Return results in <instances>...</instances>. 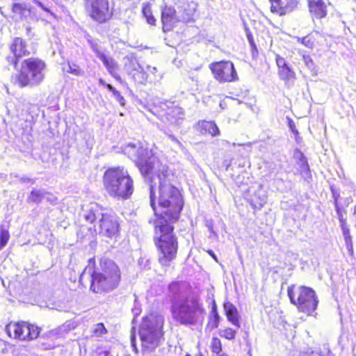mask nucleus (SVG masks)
Segmentation results:
<instances>
[{
	"label": "nucleus",
	"instance_id": "nucleus-1",
	"mask_svg": "<svg viewBox=\"0 0 356 356\" xmlns=\"http://www.w3.org/2000/svg\"><path fill=\"white\" fill-rule=\"evenodd\" d=\"M149 176L150 205L156 216L154 226L159 261L168 266L176 258L178 249L171 224L178 219L184 202L179 191L172 184L175 175L166 164Z\"/></svg>",
	"mask_w": 356,
	"mask_h": 356
},
{
	"label": "nucleus",
	"instance_id": "nucleus-2",
	"mask_svg": "<svg viewBox=\"0 0 356 356\" xmlns=\"http://www.w3.org/2000/svg\"><path fill=\"white\" fill-rule=\"evenodd\" d=\"M85 279L90 280V289L94 293L109 292L118 286L120 272L118 266L111 259H101L99 268L95 269V259H90L79 277V282L83 284Z\"/></svg>",
	"mask_w": 356,
	"mask_h": 356
},
{
	"label": "nucleus",
	"instance_id": "nucleus-3",
	"mask_svg": "<svg viewBox=\"0 0 356 356\" xmlns=\"http://www.w3.org/2000/svg\"><path fill=\"white\" fill-rule=\"evenodd\" d=\"M171 314L177 323L193 326L203 321L205 311L197 296H189L172 300Z\"/></svg>",
	"mask_w": 356,
	"mask_h": 356
},
{
	"label": "nucleus",
	"instance_id": "nucleus-4",
	"mask_svg": "<svg viewBox=\"0 0 356 356\" xmlns=\"http://www.w3.org/2000/svg\"><path fill=\"white\" fill-rule=\"evenodd\" d=\"M104 184L108 193L118 199H128L134 192L133 180L122 167L111 168L104 175Z\"/></svg>",
	"mask_w": 356,
	"mask_h": 356
},
{
	"label": "nucleus",
	"instance_id": "nucleus-5",
	"mask_svg": "<svg viewBox=\"0 0 356 356\" xmlns=\"http://www.w3.org/2000/svg\"><path fill=\"white\" fill-rule=\"evenodd\" d=\"M104 209L97 203H90L83 212L84 219L94 223V230L97 234L111 238L119 230V223L116 216L104 213Z\"/></svg>",
	"mask_w": 356,
	"mask_h": 356
},
{
	"label": "nucleus",
	"instance_id": "nucleus-6",
	"mask_svg": "<svg viewBox=\"0 0 356 356\" xmlns=\"http://www.w3.org/2000/svg\"><path fill=\"white\" fill-rule=\"evenodd\" d=\"M164 318L161 315L151 314L144 317L140 326L139 335L143 352L151 353L161 344Z\"/></svg>",
	"mask_w": 356,
	"mask_h": 356
},
{
	"label": "nucleus",
	"instance_id": "nucleus-7",
	"mask_svg": "<svg viewBox=\"0 0 356 356\" xmlns=\"http://www.w3.org/2000/svg\"><path fill=\"white\" fill-rule=\"evenodd\" d=\"M123 152L136 163L144 177L150 175L164 164L160 161L152 149L143 147L139 143H129L124 147Z\"/></svg>",
	"mask_w": 356,
	"mask_h": 356
},
{
	"label": "nucleus",
	"instance_id": "nucleus-8",
	"mask_svg": "<svg viewBox=\"0 0 356 356\" xmlns=\"http://www.w3.org/2000/svg\"><path fill=\"white\" fill-rule=\"evenodd\" d=\"M45 72L46 64L42 60L33 58L25 59L17 76V82L19 87L39 84L44 79Z\"/></svg>",
	"mask_w": 356,
	"mask_h": 356
},
{
	"label": "nucleus",
	"instance_id": "nucleus-9",
	"mask_svg": "<svg viewBox=\"0 0 356 356\" xmlns=\"http://www.w3.org/2000/svg\"><path fill=\"white\" fill-rule=\"evenodd\" d=\"M287 293L291 302L296 305L300 312L312 315L316 309L318 301L312 288L302 286L295 291L292 286L288 288Z\"/></svg>",
	"mask_w": 356,
	"mask_h": 356
},
{
	"label": "nucleus",
	"instance_id": "nucleus-10",
	"mask_svg": "<svg viewBox=\"0 0 356 356\" xmlns=\"http://www.w3.org/2000/svg\"><path fill=\"white\" fill-rule=\"evenodd\" d=\"M10 337L21 341H31L36 339L40 334V328L27 322H10L6 327Z\"/></svg>",
	"mask_w": 356,
	"mask_h": 356
},
{
	"label": "nucleus",
	"instance_id": "nucleus-11",
	"mask_svg": "<svg viewBox=\"0 0 356 356\" xmlns=\"http://www.w3.org/2000/svg\"><path fill=\"white\" fill-rule=\"evenodd\" d=\"M210 69L219 82H232L238 79L234 64L231 61H220L211 63Z\"/></svg>",
	"mask_w": 356,
	"mask_h": 356
},
{
	"label": "nucleus",
	"instance_id": "nucleus-12",
	"mask_svg": "<svg viewBox=\"0 0 356 356\" xmlns=\"http://www.w3.org/2000/svg\"><path fill=\"white\" fill-rule=\"evenodd\" d=\"M87 8H90V16L97 22H105L111 15L107 0H84Z\"/></svg>",
	"mask_w": 356,
	"mask_h": 356
},
{
	"label": "nucleus",
	"instance_id": "nucleus-13",
	"mask_svg": "<svg viewBox=\"0 0 356 356\" xmlns=\"http://www.w3.org/2000/svg\"><path fill=\"white\" fill-rule=\"evenodd\" d=\"M126 73L137 83L145 84L149 81L150 74H147L136 58H128L124 63Z\"/></svg>",
	"mask_w": 356,
	"mask_h": 356
},
{
	"label": "nucleus",
	"instance_id": "nucleus-14",
	"mask_svg": "<svg viewBox=\"0 0 356 356\" xmlns=\"http://www.w3.org/2000/svg\"><path fill=\"white\" fill-rule=\"evenodd\" d=\"M10 50L13 56H8L7 60L11 63L15 67L17 66L19 58L29 54L26 42L21 38H15L13 39L10 45Z\"/></svg>",
	"mask_w": 356,
	"mask_h": 356
},
{
	"label": "nucleus",
	"instance_id": "nucleus-15",
	"mask_svg": "<svg viewBox=\"0 0 356 356\" xmlns=\"http://www.w3.org/2000/svg\"><path fill=\"white\" fill-rule=\"evenodd\" d=\"M271 2V11L279 13L280 15H286L298 8L299 0H270Z\"/></svg>",
	"mask_w": 356,
	"mask_h": 356
},
{
	"label": "nucleus",
	"instance_id": "nucleus-16",
	"mask_svg": "<svg viewBox=\"0 0 356 356\" xmlns=\"http://www.w3.org/2000/svg\"><path fill=\"white\" fill-rule=\"evenodd\" d=\"M197 4L193 2H185L181 3V5L178 7L179 11L178 15L182 13L179 15V19L184 22H190L193 20V15L196 10Z\"/></svg>",
	"mask_w": 356,
	"mask_h": 356
},
{
	"label": "nucleus",
	"instance_id": "nucleus-17",
	"mask_svg": "<svg viewBox=\"0 0 356 356\" xmlns=\"http://www.w3.org/2000/svg\"><path fill=\"white\" fill-rule=\"evenodd\" d=\"M309 12L313 19H321L327 14L326 6L322 0H308Z\"/></svg>",
	"mask_w": 356,
	"mask_h": 356
},
{
	"label": "nucleus",
	"instance_id": "nucleus-18",
	"mask_svg": "<svg viewBox=\"0 0 356 356\" xmlns=\"http://www.w3.org/2000/svg\"><path fill=\"white\" fill-rule=\"evenodd\" d=\"M224 310L228 321L238 328L241 327L237 308L230 302L224 303Z\"/></svg>",
	"mask_w": 356,
	"mask_h": 356
},
{
	"label": "nucleus",
	"instance_id": "nucleus-19",
	"mask_svg": "<svg viewBox=\"0 0 356 356\" xmlns=\"http://www.w3.org/2000/svg\"><path fill=\"white\" fill-rule=\"evenodd\" d=\"M197 129L202 134H210L212 136H216L220 134V130L216 124L213 121L202 120L199 121L197 124Z\"/></svg>",
	"mask_w": 356,
	"mask_h": 356
},
{
	"label": "nucleus",
	"instance_id": "nucleus-20",
	"mask_svg": "<svg viewBox=\"0 0 356 356\" xmlns=\"http://www.w3.org/2000/svg\"><path fill=\"white\" fill-rule=\"evenodd\" d=\"M161 22H171L176 19L177 22H180L179 15L178 12L174 8V7L168 6L165 3L161 6Z\"/></svg>",
	"mask_w": 356,
	"mask_h": 356
},
{
	"label": "nucleus",
	"instance_id": "nucleus-21",
	"mask_svg": "<svg viewBox=\"0 0 356 356\" xmlns=\"http://www.w3.org/2000/svg\"><path fill=\"white\" fill-rule=\"evenodd\" d=\"M267 196L266 191L263 189L261 186H259L257 190L255 191L254 195L250 198L251 205L257 209H261L266 204Z\"/></svg>",
	"mask_w": 356,
	"mask_h": 356
},
{
	"label": "nucleus",
	"instance_id": "nucleus-22",
	"mask_svg": "<svg viewBox=\"0 0 356 356\" xmlns=\"http://www.w3.org/2000/svg\"><path fill=\"white\" fill-rule=\"evenodd\" d=\"M166 119L171 124L179 125L184 119L182 108L178 106L168 108L166 112Z\"/></svg>",
	"mask_w": 356,
	"mask_h": 356
},
{
	"label": "nucleus",
	"instance_id": "nucleus-23",
	"mask_svg": "<svg viewBox=\"0 0 356 356\" xmlns=\"http://www.w3.org/2000/svg\"><path fill=\"white\" fill-rule=\"evenodd\" d=\"M106 68L108 73L118 81H121L120 75L117 73L118 64L111 58L105 54L99 58Z\"/></svg>",
	"mask_w": 356,
	"mask_h": 356
},
{
	"label": "nucleus",
	"instance_id": "nucleus-24",
	"mask_svg": "<svg viewBox=\"0 0 356 356\" xmlns=\"http://www.w3.org/2000/svg\"><path fill=\"white\" fill-rule=\"evenodd\" d=\"M12 11L16 20H26V17L31 15L30 8L26 3H14L12 5Z\"/></svg>",
	"mask_w": 356,
	"mask_h": 356
},
{
	"label": "nucleus",
	"instance_id": "nucleus-25",
	"mask_svg": "<svg viewBox=\"0 0 356 356\" xmlns=\"http://www.w3.org/2000/svg\"><path fill=\"white\" fill-rule=\"evenodd\" d=\"M50 195L47 193H46L42 189H33L30 193V195L28 197V202H33V203H40L44 199H47L48 201H51L53 202V200L49 197Z\"/></svg>",
	"mask_w": 356,
	"mask_h": 356
},
{
	"label": "nucleus",
	"instance_id": "nucleus-26",
	"mask_svg": "<svg viewBox=\"0 0 356 356\" xmlns=\"http://www.w3.org/2000/svg\"><path fill=\"white\" fill-rule=\"evenodd\" d=\"M278 74L280 79L283 80L286 85L289 84L290 82H293L296 79V73L289 65L279 70Z\"/></svg>",
	"mask_w": 356,
	"mask_h": 356
},
{
	"label": "nucleus",
	"instance_id": "nucleus-27",
	"mask_svg": "<svg viewBox=\"0 0 356 356\" xmlns=\"http://www.w3.org/2000/svg\"><path fill=\"white\" fill-rule=\"evenodd\" d=\"M86 40L90 48L92 49V50L93 51V52L95 54L96 56L98 58H99L102 56L104 54V53L101 49L98 40H94L89 35L86 36Z\"/></svg>",
	"mask_w": 356,
	"mask_h": 356
},
{
	"label": "nucleus",
	"instance_id": "nucleus-28",
	"mask_svg": "<svg viewBox=\"0 0 356 356\" xmlns=\"http://www.w3.org/2000/svg\"><path fill=\"white\" fill-rule=\"evenodd\" d=\"M142 13L143 16L146 19L147 22H156V19L152 14L151 4L149 2L143 3Z\"/></svg>",
	"mask_w": 356,
	"mask_h": 356
},
{
	"label": "nucleus",
	"instance_id": "nucleus-29",
	"mask_svg": "<svg viewBox=\"0 0 356 356\" xmlns=\"http://www.w3.org/2000/svg\"><path fill=\"white\" fill-rule=\"evenodd\" d=\"M63 71L75 76H83L84 74V71L75 63H68L67 65L63 66Z\"/></svg>",
	"mask_w": 356,
	"mask_h": 356
},
{
	"label": "nucleus",
	"instance_id": "nucleus-30",
	"mask_svg": "<svg viewBox=\"0 0 356 356\" xmlns=\"http://www.w3.org/2000/svg\"><path fill=\"white\" fill-rule=\"evenodd\" d=\"M342 234L345 241L346 247L348 252L352 254L353 253V245L352 236L350 235V229H342Z\"/></svg>",
	"mask_w": 356,
	"mask_h": 356
},
{
	"label": "nucleus",
	"instance_id": "nucleus-31",
	"mask_svg": "<svg viewBox=\"0 0 356 356\" xmlns=\"http://www.w3.org/2000/svg\"><path fill=\"white\" fill-rule=\"evenodd\" d=\"M145 72L147 74H150L149 79V82L159 81L162 79V74L158 73V70L156 67L147 65Z\"/></svg>",
	"mask_w": 356,
	"mask_h": 356
},
{
	"label": "nucleus",
	"instance_id": "nucleus-32",
	"mask_svg": "<svg viewBox=\"0 0 356 356\" xmlns=\"http://www.w3.org/2000/svg\"><path fill=\"white\" fill-rule=\"evenodd\" d=\"M10 238L8 229L4 225L0 226V250L5 247Z\"/></svg>",
	"mask_w": 356,
	"mask_h": 356
},
{
	"label": "nucleus",
	"instance_id": "nucleus-33",
	"mask_svg": "<svg viewBox=\"0 0 356 356\" xmlns=\"http://www.w3.org/2000/svg\"><path fill=\"white\" fill-rule=\"evenodd\" d=\"M43 337H47V339L54 340L58 338L64 337L65 335L63 332L60 330V327H58L56 329L49 331L45 334H44Z\"/></svg>",
	"mask_w": 356,
	"mask_h": 356
},
{
	"label": "nucleus",
	"instance_id": "nucleus-34",
	"mask_svg": "<svg viewBox=\"0 0 356 356\" xmlns=\"http://www.w3.org/2000/svg\"><path fill=\"white\" fill-rule=\"evenodd\" d=\"M220 316L218 314L216 309L213 308L212 316L210 318L209 325L211 329L217 328L219 326Z\"/></svg>",
	"mask_w": 356,
	"mask_h": 356
},
{
	"label": "nucleus",
	"instance_id": "nucleus-35",
	"mask_svg": "<svg viewBox=\"0 0 356 356\" xmlns=\"http://www.w3.org/2000/svg\"><path fill=\"white\" fill-rule=\"evenodd\" d=\"M77 324L75 321H67L62 325L59 326L60 330L63 332L64 335L67 334L70 330L75 329Z\"/></svg>",
	"mask_w": 356,
	"mask_h": 356
},
{
	"label": "nucleus",
	"instance_id": "nucleus-36",
	"mask_svg": "<svg viewBox=\"0 0 356 356\" xmlns=\"http://www.w3.org/2000/svg\"><path fill=\"white\" fill-rule=\"evenodd\" d=\"M211 348L213 353L218 355L222 350V344L220 340L217 337H213L211 340Z\"/></svg>",
	"mask_w": 356,
	"mask_h": 356
},
{
	"label": "nucleus",
	"instance_id": "nucleus-37",
	"mask_svg": "<svg viewBox=\"0 0 356 356\" xmlns=\"http://www.w3.org/2000/svg\"><path fill=\"white\" fill-rule=\"evenodd\" d=\"M236 331L230 327H227L220 331V335L228 340L234 339L236 337Z\"/></svg>",
	"mask_w": 356,
	"mask_h": 356
},
{
	"label": "nucleus",
	"instance_id": "nucleus-38",
	"mask_svg": "<svg viewBox=\"0 0 356 356\" xmlns=\"http://www.w3.org/2000/svg\"><path fill=\"white\" fill-rule=\"evenodd\" d=\"M297 164L300 168V172L301 175H308L309 173V168L307 161V159H300V161H297Z\"/></svg>",
	"mask_w": 356,
	"mask_h": 356
},
{
	"label": "nucleus",
	"instance_id": "nucleus-39",
	"mask_svg": "<svg viewBox=\"0 0 356 356\" xmlns=\"http://www.w3.org/2000/svg\"><path fill=\"white\" fill-rule=\"evenodd\" d=\"M107 332L103 323H97L93 330V333L96 337H101Z\"/></svg>",
	"mask_w": 356,
	"mask_h": 356
},
{
	"label": "nucleus",
	"instance_id": "nucleus-40",
	"mask_svg": "<svg viewBox=\"0 0 356 356\" xmlns=\"http://www.w3.org/2000/svg\"><path fill=\"white\" fill-rule=\"evenodd\" d=\"M335 209H336L337 218H338L339 222H343L344 220H346V211L343 208L340 207L339 206L338 203H337V202H336Z\"/></svg>",
	"mask_w": 356,
	"mask_h": 356
},
{
	"label": "nucleus",
	"instance_id": "nucleus-41",
	"mask_svg": "<svg viewBox=\"0 0 356 356\" xmlns=\"http://www.w3.org/2000/svg\"><path fill=\"white\" fill-rule=\"evenodd\" d=\"M244 28H245L248 40L250 44L251 47L252 48V49H256L257 46L254 41L253 35H252L250 29L245 25L244 26Z\"/></svg>",
	"mask_w": 356,
	"mask_h": 356
},
{
	"label": "nucleus",
	"instance_id": "nucleus-42",
	"mask_svg": "<svg viewBox=\"0 0 356 356\" xmlns=\"http://www.w3.org/2000/svg\"><path fill=\"white\" fill-rule=\"evenodd\" d=\"M297 40L306 47L311 49L313 47V42L307 36L303 38L297 37Z\"/></svg>",
	"mask_w": 356,
	"mask_h": 356
},
{
	"label": "nucleus",
	"instance_id": "nucleus-43",
	"mask_svg": "<svg viewBox=\"0 0 356 356\" xmlns=\"http://www.w3.org/2000/svg\"><path fill=\"white\" fill-rule=\"evenodd\" d=\"M302 60L309 69L312 70L314 67V63L309 55H303Z\"/></svg>",
	"mask_w": 356,
	"mask_h": 356
},
{
	"label": "nucleus",
	"instance_id": "nucleus-44",
	"mask_svg": "<svg viewBox=\"0 0 356 356\" xmlns=\"http://www.w3.org/2000/svg\"><path fill=\"white\" fill-rule=\"evenodd\" d=\"M276 64L278 67V70L289 65L285 59L279 55H276Z\"/></svg>",
	"mask_w": 356,
	"mask_h": 356
},
{
	"label": "nucleus",
	"instance_id": "nucleus-45",
	"mask_svg": "<svg viewBox=\"0 0 356 356\" xmlns=\"http://www.w3.org/2000/svg\"><path fill=\"white\" fill-rule=\"evenodd\" d=\"M113 96L115 99L120 103L121 106H124L125 104L124 98L120 95L119 91H116L113 94Z\"/></svg>",
	"mask_w": 356,
	"mask_h": 356
},
{
	"label": "nucleus",
	"instance_id": "nucleus-46",
	"mask_svg": "<svg viewBox=\"0 0 356 356\" xmlns=\"http://www.w3.org/2000/svg\"><path fill=\"white\" fill-rule=\"evenodd\" d=\"M168 138L179 149H182L183 145L172 134H168Z\"/></svg>",
	"mask_w": 356,
	"mask_h": 356
},
{
	"label": "nucleus",
	"instance_id": "nucleus-47",
	"mask_svg": "<svg viewBox=\"0 0 356 356\" xmlns=\"http://www.w3.org/2000/svg\"><path fill=\"white\" fill-rule=\"evenodd\" d=\"M131 347H132L133 350L136 353H138V348L136 347V334L133 332H131Z\"/></svg>",
	"mask_w": 356,
	"mask_h": 356
},
{
	"label": "nucleus",
	"instance_id": "nucleus-48",
	"mask_svg": "<svg viewBox=\"0 0 356 356\" xmlns=\"http://www.w3.org/2000/svg\"><path fill=\"white\" fill-rule=\"evenodd\" d=\"M294 158L297 160V161H300V159L302 160L306 159L302 152L298 149L296 150L294 153Z\"/></svg>",
	"mask_w": 356,
	"mask_h": 356
},
{
	"label": "nucleus",
	"instance_id": "nucleus-49",
	"mask_svg": "<svg viewBox=\"0 0 356 356\" xmlns=\"http://www.w3.org/2000/svg\"><path fill=\"white\" fill-rule=\"evenodd\" d=\"M178 286H179V284L177 282H174V283H172L170 284L169 286V290L171 291V292H174L175 293L176 291L178 289Z\"/></svg>",
	"mask_w": 356,
	"mask_h": 356
},
{
	"label": "nucleus",
	"instance_id": "nucleus-50",
	"mask_svg": "<svg viewBox=\"0 0 356 356\" xmlns=\"http://www.w3.org/2000/svg\"><path fill=\"white\" fill-rule=\"evenodd\" d=\"M163 24L162 29H163V32L168 31L171 29H172L173 24Z\"/></svg>",
	"mask_w": 356,
	"mask_h": 356
},
{
	"label": "nucleus",
	"instance_id": "nucleus-51",
	"mask_svg": "<svg viewBox=\"0 0 356 356\" xmlns=\"http://www.w3.org/2000/svg\"><path fill=\"white\" fill-rule=\"evenodd\" d=\"M21 181L22 182H29L31 183V184H34L35 183V181L34 179H31L29 177H22L21 179H20Z\"/></svg>",
	"mask_w": 356,
	"mask_h": 356
},
{
	"label": "nucleus",
	"instance_id": "nucleus-52",
	"mask_svg": "<svg viewBox=\"0 0 356 356\" xmlns=\"http://www.w3.org/2000/svg\"><path fill=\"white\" fill-rule=\"evenodd\" d=\"M36 3L38 5V6L40 8H41L43 10H44L45 12H47V13H49V14H51L50 10L47 8L45 7L41 2H39V1H37Z\"/></svg>",
	"mask_w": 356,
	"mask_h": 356
},
{
	"label": "nucleus",
	"instance_id": "nucleus-53",
	"mask_svg": "<svg viewBox=\"0 0 356 356\" xmlns=\"http://www.w3.org/2000/svg\"><path fill=\"white\" fill-rule=\"evenodd\" d=\"M339 226H340V227H341V230H342V229H348V228H349V226H348V225L347 224L346 220H344V221H343V222H339Z\"/></svg>",
	"mask_w": 356,
	"mask_h": 356
},
{
	"label": "nucleus",
	"instance_id": "nucleus-54",
	"mask_svg": "<svg viewBox=\"0 0 356 356\" xmlns=\"http://www.w3.org/2000/svg\"><path fill=\"white\" fill-rule=\"evenodd\" d=\"M106 87L111 92H112V94L117 91V90L115 88H113L111 84L107 83L106 85Z\"/></svg>",
	"mask_w": 356,
	"mask_h": 356
},
{
	"label": "nucleus",
	"instance_id": "nucleus-55",
	"mask_svg": "<svg viewBox=\"0 0 356 356\" xmlns=\"http://www.w3.org/2000/svg\"><path fill=\"white\" fill-rule=\"evenodd\" d=\"M332 193H333V197L334 198V205L336 206V200H338V197H339V194L337 193V192H334V191H332Z\"/></svg>",
	"mask_w": 356,
	"mask_h": 356
},
{
	"label": "nucleus",
	"instance_id": "nucleus-56",
	"mask_svg": "<svg viewBox=\"0 0 356 356\" xmlns=\"http://www.w3.org/2000/svg\"><path fill=\"white\" fill-rule=\"evenodd\" d=\"M305 356H321V353L312 351L309 355H307Z\"/></svg>",
	"mask_w": 356,
	"mask_h": 356
},
{
	"label": "nucleus",
	"instance_id": "nucleus-57",
	"mask_svg": "<svg viewBox=\"0 0 356 356\" xmlns=\"http://www.w3.org/2000/svg\"><path fill=\"white\" fill-rule=\"evenodd\" d=\"M99 83L102 86H106V85L107 84L105 81L102 79H99V81H98Z\"/></svg>",
	"mask_w": 356,
	"mask_h": 356
},
{
	"label": "nucleus",
	"instance_id": "nucleus-58",
	"mask_svg": "<svg viewBox=\"0 0 356 356\" xmlns=\"http://www.w3.org/2000/svg\"><path fill=\"white\" fill-rule=\"evenodd\" d=\"M208 252L216 261L217 260L216 256L212 250H209Z\"/></svg>",
	"mask_w": 356,
	"mask_h": 356
},
{
	"label": "nucleus",
	"instance_id": "nucleus-59",
	"mask_svg": "<svg viewBox=\"0 0 356 356\" xmlns=\"http://www.w3.org/2000/svg\"><path fill=\"white\" fill-rule=\"evenodd\" d=\"M132 312H133V313H134V314L135 316H136V315L139 314V309H136V308L133 309Z\"/></svg>",
	"mask_w": 356,
	"mask_h": 356
},
{
	"label": "nucleus",
	"instance_id": "nucleus-60",
	"mask_svg": "<svg viewBox=\"0 0 356 356\" xmlns=\"http://www.w3.org/2000/svg\"><path fill=\"white\" fill-rule=\"evenodd\" d=\"M321 356H334L332 353H331L330 352H327L326 354L323 355L322 353H321Z\"/></svg>",
	"mask_w": 356,
	"mask_h": 356
},
{
	"label": "nucleus",
	"instance_id": "nucleus-61",
	"mask_svg": "<svg viewBox=\"0 0 356 356\" xmlns=\"http://www.w3.org/2000/svg\"><path fill=\"white\" fill-rule=\"evenodd\" d=\"M26 30L27 31V35H30V32H31V28L29 26H26Z\"/></svg>",
	"mask_w": 356,
	"mask_h": 356
},
{
	"label": "nucleus",
	"instance_id": "nucleus-62",
	"mask_svg": "<svg viewBox=\"0 0 356 356\" xmlns=\"http://www.w3.org/2000/svg\"><path fill=\"white\" fill-rule=\"evenodd\" d=\"M294 127H294V125H293V124H292L291 123H290V128H291V129L293 131V129H294Z\"/></svg>",
	"mask_w": 356,
	"mask_h": 356
},
{
	"label": "nucleus",
	"instance_id": "nucleus-63",
	"mask_svg": "<svg viewBox=\"0 0 356 356\" xmlns=\"http://www.w3.org/2000/svg\"><path fill=\"white\" fill-rule=\"evenodd\" d=\"M51 348V347L50 346H49L48 347H45V349H50Z\"/></svg>",
	"mask_w": 356,
	"mask_h": 356
},
{
	"label": "nucleus",
	"instance_id": "nucleus-64",
	"mask_svg": "<svg viewBox=\"0 0 356 356\" xmlns=\"http://www.w3.org/2000/svg\"><path fill=\"white\" fill-rule=\"evenodd\" d=\"M185 356H191V355L189 354H186Z\"/></svg>",
	"mask_w": 356,
	"mask_h": 356
}]
</instances>
